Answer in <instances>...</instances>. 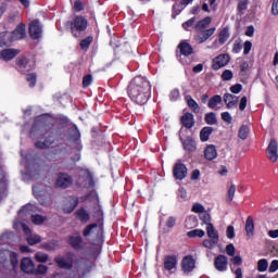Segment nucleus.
Segmentation results:
<instances>
[{
	"label": "nucleus",
	"instance_id": "nucleus-1",
	"mask_svg": "<svg viewBox=\"0 0 278 278\" xmlns=\"http://www.w3.org/2000/svg\"><path fill=\"white\" fill-rule=\"evenodd\" d=\"M128 96L137 105H144L151 97V83L144 76H136L128 86Z\"/></svg>",
	"mask_w": 278,
	"mask_h": 278
},
{
	"label": "nucleus",
	"instance_id": "nucleus-2",
	"mask_svg": "<svg viewBox=\"0 0 278 278\" xmlns=\"http://www.w3.org/2000/svg\"><path fill=\"white\" fill-rule=\"evenodd\" d=\"M49 123H51V117L47 114L39 115L35 118L34 129H41L43 139V141H37L35 143L37 149H49L55 142V128L49 126Z\"/></svg>",
	"mask_w": 278,
	"mask_h": 278
},
{
	"label": "nucleus",
	"instance_id": "nucleus-3",
	"mask_svg": "<svg viewBox=\"0 0 278 278\" xmlns=\"http://www.w3.org/2000/svg\"><path fill=\"white\" fill-rule=\"evenodd\" d=\"M55 263L60 268H65L66 270L81 266V260L77 258L73 253H67L65 256H58Z\"/></svg>",
	"mask_w": 278,
	"mask_h": 278
},
{
	"label": "nucleus",
	"instance_id": "nucleus-4",
	"mask_svg": "<svg viewBox=\"0 0 278 278\" xmlns=\"http://www.w3.org/2000/svg\"><path fill=\"white\" fill-rule=\"evenodd\" d=\"M83 236L91 242H98L103 237V227L97 224H89L84 230Z\"/></svg>",
	"mask_w": 278,
	"mask_h": 278
},
{
	"label": "nucleus",
	"instance_id": "nucleus-5",
	"mask_svg": "<svg viewBox=\"0 0 278 278\" xmlns=\"http://www.w3.org/2000/svg\"><path fill=\"white\" fill-rule=\"evenodd\" d=\"M66 27H70L73 36L75 38H78L76 31H86V28L88 27V20L84 16H76L73 22H67Z\"/></svg>",
	"mask_w": 278,
	"mask_h": 278
},
{
	"label": "nucleus",
	"instance_id": "nucleus-6",
	"mask_svg": "<svg viewBox=\"0 0 278 278\" xmlns=\"http://www.w3.org/2000/svg\"><path fill=\"white\" fill-rule=\"evenodd\" d=\"M68 144L70 147H72L73 149H75V151H81V149L84 148L81 146V134H79V129L77 128V126H74L72 128H70L68 130Z\"/></svg>",
	"mask_w": 278,
	"mask_h": 278
},
{
	"label": "nucleus",
	"instance_id": "nucleus-7",
	"mask_svg": "<svg viewBox=\"0 0 278 278\" xmlns=\"http://www.w3.org/2000/svg\"><path fill=\"white\" fill-rule=\"evenodd\" d=\"M9 34L13 42H16V40H24V38H27V27L25 24L21 23Z\"/></svg>",
	"mask_w": 278,
	"mask_h": 278
},
{
	"label": "nucleus",
	"instance_id": "nucleus-8",
	"mask_svg": "<svg viewBox=\"0 0 278 278\" xmlns=\"http://www.w3.org/2000/svg\"><path fill=\"white\" fill-rule=\"evenodd\" d=\"M173 175L176 179L182 181V179H186V177H188V167H186V164L181 163V161H178L174 165Z\"/></svg>",
	"mask_w": 278,
	"mask_h": 278
},
{
	"label": "nucleus",
	"instance_id": "nucleus-9",
	"mask_svg": "<svg viewBox=\"0 0 278 278\" xmlns=\"http://www.w3.org/2000/svg\"><path fill=\"white\" fill-rule=\"evenodd\" d=\"M16 70L18 73H29L34 71V64L26 56H20L16 59Z\"/></svg>",
	"mask_w": 278,
	"mask_h": 278
},
{
	"label": "nucleus",
	"instance_id": "nucleus-10",
	"mask_svg": "<svg viewBox=\"0 0 278 278\" xmlns=\"http://www.w3.org/2000/svg\"><path fill=\"white\" fill-rule=\"evenodd\" d=\"M198 31V36L194 37L195 42L198 45H203V42H207L212 36L216 33V27H212L205 30H195Z\"/></svg>",
	"mask_w": 278,
	"mask_h": 278
},
{
	"label": "nucleus",
	"instance_id": "nucleus-11",
	"mask_svg": "<svg viewBox=\"0 0 278 278\" xmlns=\"http://www.w3.org/2000/svg\"><path fill=\"white\" fill-rule=\"evenodd\" d=\"M56 188H71L73 186V177L66 173H60L55 181Z\"/></svg>",
	"mask_w": 278,
	"mask_h": 278
},
{
	"label": "nucleus",
	"instance_id": "nucleus-12",
	"mask_svg": "<svg viewBox=\"0 0 278 278\" xmlns=\"http://www.w3.org/2000/svg\"><path fill=\"white\" fill-rule=\"evenodd\" d=\"M231 60V56L229 54H219L215 59H213V71H220V68H224V66H227L229 64V61Z\"/></svg>",
	"mask_w": 278,
	"mask_h": 278
},
{
	"label": "nucleus",
	"instance_id": "nucleus-13",
	"mask_svg": "<svg viewBox=\"0 0 278 278\" xmlns=\"http://www.w3.org/2000/svg\"><path fill=\"white\" fill-rule=\"evenodd\" d=\"M29 34L34 40L42 37V24H40V21L35 20L29 24Z\"/></svg>",
	"mask_w": 278,
	"mask_h": 278
},
{
	"label": "nucleus",
	"instance_id": "nucleus-14",
	"mask_svg": "<svg viewBox=\"0 0 278 278\" xmlns=\"http://www.w3.org/2000/svg\"><path fill=\"white\" fill-rule=\"evenodd\" d=\"M21 53V50L14 49V48H7L0 51V60H3L4 62H11V60H14L16 55Z\"/></svg>",
	"mask_w": 278,
	"mask_h": 278
},
{
	"label": "nucleus",
	"instance_id": "nucleus-15",
	"mask_svg": "<svg viewBox=\"0 0 278 278\" xmlns=\"http://www.w3.org/2000/svg\"><path fill=\"white\" fill-rule=\"evenodd\" d=\"M278 144L277 140L271 139L267 147V157L270 162H277L278 160Z\"/></svg>",
	"mask_w": 278,
	"mask_h": 278
},
{
	"label": "nucleus",
	"instance_id": "nucleus-16",
	"mask_svg": "<svg viewBox=\"0 0 278 278\" xmlns=\"http://www.w3.org/2000/svg\"><path fill=\"white\" fill-rule=\"evenodd\" d=\"M228 264H229V260L227 258V256L223 254L217 255L214 261V266L216 270H218L219 273H225V270H227Z\"/></svg>",
	"mask_w": 278,
	"mask_h": 278
},
{
	"label": "nucleus",
	"instance_id": "nucleus-17",
	"mask_svg": "<svg viewBox=\"0 0 278 278\" xmlns=\"http://www.w3.org/2000/svg\"><path fill=\"white\" fill-rule=\"evenodd\" d=\"M223 101L226 103L228 110H232V108H238L239 98L231 93H225Z\"/></svg>",
	"mask_w": 278,
	"mask_h": 278
},
{
	"label": "nucleus",
	"instance_id": "nucleus-18",
	"mask_svg": "<svg viewBox=\"0 0 278 278\" xmlns=\"http://www.w3.org/2000/svg\"><path fill=\"white\" fill-rule=\"evenodd\" d=\"M195 262L192 256H186L181 262V269L184 273H192L194 270Z\"/></svg>",
	"mask_w": 278,
	"mask_h": 278
},
{
	"label": "nucleus",
	"instance_id": "nucleus-19",
	"mask_svg": "<svg viewBox=\"0 0 278 278\" xmlns=\"http://www.w3.org/2000/svg\"><path fill=\"white\" fill-rule=\"evenodd\" d=\"M180 140L185 151H188L189 153H194V151H197V142L192 137H187L186 140L180 138Z\"/></svg>",
	"mask_w": 278,
	"mask_h": 278
},
{
	"label": "nucleus",
	"instance_id": "nucleus-20",
	"mask_svg": "<svg viewBox=\"0 0 278 278\" xmlns=\"http://www.w3.org/2000/svg\"><path fill=\"white\" fill-rule=\"evenodd\" d=\"M164 268L165 270H175L177 268V256L168 255L164 258Z\"/></svg>",
	"mask_w": 278,
	"mask_h": 278
},
{
	"label": "nucleus",
	"instance_id": "nucleus-21",
	"mask_svg": "<svg viewBox=\"0 0 278 278\" xmlns=\"http://www.w3.org/2000/svg\"><path fill=\"white\" fill-rule=\"evenodd\" d=\"M178 49L181 53V55H185L188 58V55H192L194 53V49H192V46L188 43V41H182L179 43Z\"/></svg>",
	"mask_w": 278,
	"mask_h": 278
},
{
	"label": "nucleus",
	"instance_id": "nucleus-22",
	"mask_svg": "<svg viewBox=\"0 0 278 278\" xmlns=\"http://www.w3.org/2000/svg\"><path fill=\"white\" fill-rule=\"evenodd\" d=\"M204 157L210 162H212V160H216V157H218V152L216 151V147L213 144L207 146L204 150Z\"/></svg>",
	"mask_w": 278,
	"mask_h": 278
},
{
	"label": "nucleus",
	"instance_id": "nucleus-23",
	"mask_svg": "<svg viewBox=\"0 0 278 278\" xmlns=\"http://www.w3.org/2000/svg\"><path fill=\"white\" fill-rule=\"evenodd\" d=\"M12 38L10 36L9 31H2L0 33V48L3 49V47H12Z\"/></svg>",
	"mask_w": 278,
	"mask_h": 278
},
{
	"label": "nucleus",
	"instance_id": "nucleus-24",
	"mask_svg": "<svg viewBox=\"0 0 278 278\" xmlns=\"http://www.w3.org/2000/svg\"><path fill=\"white\" fill-rule=\"evenodd\" d=\"M181 123L187 129H192V127H194V115H192V113H186L181 117Z\"/></svg>",
	"mask_w": 278,
	"mask_h": 278
},
{
	"label": "nucleus",
	"instance_id": "nucleus-25",
	"mask_svg": "<svg viewBox=\"0 0 278 278\" xmlns=\"http://www.w3.org/2000/svg\"><path fill=\"white\" fill-rule=\"evenodd\" d=\"M211 23H212V17H210V16L204 17L203 20H200L195 24L194 29H195V31L205 30V29H207V27H210Z\"/></svg>",
	"mask_w": 278,
	"mask_h": 278
},
{
	"label": "nucleus",
	"instance_id": "nucleus-26",
	"mask_svg": "<svg viewBox=\"0 0 278 278\" xmlns=\"http://www.w3.org/2000/svg\"><path fill=\"white\" fill-rule=\"evenodd\" d=\"M21 268L23 273H34V262L30 258H23Z\"/></svg>",
	"mask_w": 278,
	"mask_h": 278
},
{
	"label": "nucleus",
	"instance_id": "nucleus-27",
	"mask_svg": "<svg viewBox=\"0 0 278 278\" xmlns=\"http://www.w3.org/2000/svg\"><path fill=\"white\" fill-rule=\"evenodd\" d=\"M220 103H223V98L216 94L208 100L207 106L210 110H220V108H218Z\"/></svg>",
	"mask_w": 278,
	"mask_h": 278
},
{
	"label": "nucleus",
	"instance_id": "nucleus-28",
	"mask_svg": "<svg viewBox=\"0 0 278 278\" xmlns=\"http://www.w3.org/2000/svg\"><path fill=\"white\" fill-rule=\"evenodd\" d=\"M81 242H84V240L81 239V236H79V235H74V236L70 237V244L76 251H79V249H81Z\"/></svg>",
	"mask_w": 278,
	"mask_h": 278
},
{
	"label": "nucleus",
	"instance_id": "nucleus-29",
	"mask_svg": "<svg viewBox=\"0 0 278 278\" xmlns=\"http://www.w3.org/2000/svg\"><path fill=\"white\" fill-rule=\"evenodd\" d=\"M213 131H214V128H212L210 126L202 128L200 131V140L202 142H207V140H210V136H212Z\"/></svg>",
	"mask_w": 278,
	"mask_h": 278
},
{
	"label": "nucleus",
	"instance_id": "nucleus-30",
	"mask_svg": "<svg viewBox=\"0 0 278 278\" xmlns=\"http://www.w3.org/2000/svg\"><path fill=\"white\" fill-rule=\"evenodd\" d=\"M77 205H79V199L73 197V198H70L68 200V206H65L64 207V212L66 214H71L75 211V207H77Z\"/></svg>",
	"mask_w": 278,
	"mask_h": 278
},
{
	"label": "nucleus",
	"instance_id": "nucleus-31",
	"mask_svg": "<svg viewBox=\"0 0 278 278\" xmlns=\"http://www.w3.org/2000/svg\"><path fill=\"white\" fill-rule=\"evenodd\" d=\"M186 100L188 106L190 108V110H192V112H194V114H199V112H201V106H199V103H197V101L192 99V97L187 96Z\"/></svg>",
	"mask_w": 278,
	"mask_h": 278
},
{
	"label": "nucleus",
	"instance_id": "nucleus-32",
	"mask_svg": "<svg viewBox=\"0 0 278 278\" xmlns=\"http://www.w3.org/2000/svg\"><path fill=\"white\" fill-rule=\"evenodd\" d=\"M206 233L210 239L219 240L218 230H216V228H214L213 224H208L206 226Z\"/></svg>",
	"mask_w": 278,
	"mask_h": 278
},
{
	"label": "nucleus",
	"instance_id": "nucleus-33",
	"mask_svg": "<svg viewBox=\"0 0 278 278\" xmlns=\"http://www.w3.org/2000/svg\"><path fill=\"white\" fill-rule=\"evenodd\" d=\"M229 27H224L218 35L219 45H225L229 40Z\"/></svg>",
	"mask_w": 278,
	"mask_h": 278
},
{
	"label": "nucleus",
	"instance_id": "nucleus-34",
	"mask_svg": "<svg viewBox=\"0 0 278 278\" xmlns=\"http://www.w3.org/2000/svg\"><path fill=\"white\" fill-rule=\"evenodd\" d=\"M254 230H255V224L253 222V217L249 216L245 222L247 236H253Z\"/></svg>",
	"mask_w": 278,
	"mask_h": 278
},
{
	"label": "nucleus",
	"instance_id": "nucleus-35",
	"mask_svg": "<svg viewBox=\"0 0 278 278\" xmlns=\"http://www.w3.org/2000/svg\"><path fill=\"white\" fill-rule=\"evenodd\" d=\"M76 215H77V218H79V220L81 223H88V220H90V214L85 208L78 210L76 212Z\"/></svg>",
	"mask_w": 278,
	"mask_h": 278
},
{
	"label": "nucleus",
	"instance_id": "nucleus-36",
	"mask_svg": "<svg viewBox=\"0 0 278 278\" xmlns=\"http://www.w3.org/2000/svg\"><path fill=\"white\" fill-rule=\"evenodd\" d=\"M80 201L84 203L85 201H93V203H99V194L97 192L91 191L90 193L83 195Z\"/></svg>",
	"mask_w": 278,
	"mask_h": 278
},
{
	"label": "nucleus",
	"instance_id": "nucleus-37",
	"mask_svg": "<svg viewBox=\"0 0 278 278\" xmlns=\"http://www.w3.org/2000/svg\"><path fill=\"white\" fill-rule=\"evenodd\" d=\"M204 121L206 125H217L218 119L216 118V113L210 112L205 114Z\"/></svg>",
	"mask_w": 278,
	"mask_h": 278
},
{
	"label": "nucleus",
	"instance_id": "nucleus-38",
	"mask_svg": "<svg viewBox=\"0 0 278 278\" xmlns=\"http://www.w3.org/2000/svg\"><path fill=\"white\" fill-rule=\"evenodd\" d=\"M9 257H10V264L12 269L16 268L18 266V254L16 252H8Z\"/></svg>",
	"mask_w": 278,
	"mask_h": 278
},
{
	"label": "nucleus",
	"instance_id": "nucleus-39",
	"mask_svg": "<svg viewBox=\"0 0 278 278\" xmlns=\"http://www.w3.org/2000/svg\"><path fill=\"white\" fill-rule=\"evenodd\" d=\"M257 270L258 273H266L268 270V260L262 258L257 262Z\"/></svg>",
	"mask_w": 278,
	"mask_h": 278
},
{
	"label": "nucleus",
	"instance_id": "nucleus-40",
	"mask_svg": "<svg viewBox=\"0 0 278 278\" xmlns=\"http://www.w3.org/2000/svg\"><path fill=\"white\" fill-rule=\"evenodd\" d=\"M249 126L242 125L239 129V138L240 140H247L249 138Z\"/></svg>",
	"mask_w": 278,
	"mask_h": 278
},
{
	"label": "nucleus",
	"instance_id": "nucleus-41",
	"mask_svg": "<svg viewBox=\"0 0 278 278\" xmlns=\"http://www.w3.org/2000/svg\"><path fill=\"white\" fill-rule=\"evenodd\" d=\"M27 242H28V244L34 247V244H38V243L42 242V238H40V236H38V235H29L27 237Z\"/></svg>",
	"mask_w": 278,
	"mask_h": 278
},
{
	"label": "nucleus",
	"instance_id": "nucleus-42",
	"mask_svg": "<svg viewBox=\"0 0 278 278\" xmlns=\"http://www.w3.org/2000/svg\"><path fill=\"white\" fill-rule=\"evenodd\" d=\"M200 219L202 220V223H204V225H212V216L210 215V213H207V211H204L200 214Z\"/></svg>",
	"mask_w": 278,
	"mask_h": 278
},
{
	"label": "nucleus",
	"instance_id": "nucleus-43",
	"mask_svg": "<svg viewBox=\"0 0 278 278\" xmlns=\"http://www.w3.org/2000/svg\"><path fill=\"white\" fill-rule=\"evenodd\" d=\"M216 244H218V239H205L203 241L205 249H216Z\"/></svg>",
	"mask_w": 278,
	"mask_h": 278
},
{
	"label": "nucleus",
	"instance_id": "nucleus-44",
	"mask_svg": "<svg viewBox=\"0 0 278 278\" xmlns=\"http://www.w3.org/2000/svg\"><path fill=\"white\" fill-rule=\"evenodd\" d=\"M35 260L37 262H40L41 264H45L49 261V255L45 252H37L35 255Z\"/></svg>",
	"mask_w": 278,
	"mask_h": 278
},
{
	"label": "nucleus",
	"instance_id": "nucleus-45",
	"mask_svg": "<svg viewBox=\"0 0 278 278\" xmlns=\"http://www.w3.org/2000/svg\"><path fill=\"white\" fill-rule=\"evenodd\" d=\"M189 238H203L205 236V231L201 229H194L187 233Z\"/></svg>",
	"mask_w": 278,
	"mask_h": 278
},
{
	"label": "nucleus",
	"instance_id": "nucleus-46",
	"mask_svg": "<svg viewBox=\"0 0 278 278\" xmlns=\"http://www.w3.org/2000/svg\"><path fill=\"white\" fill-rule=\"evenodd\" d=\"M90 45H92V37H87L80 41V48L83 51H88Z\"/></svg>",
	"mask_w": 278,
	"mask_h": 278
},
{
	"label": "nucleus",
	"instance_id": "nucleus-47",
	"mask_svg": "<svg viewBox=\"0 0 278 278\" xmlns=\"http://www.w3.org/2000/svg\"><path fill=\"white\" fill-rule=\"evenodd\" d=\"M34 210H36V206H34L33 204H27L18 211V214H25L27 216L28 214H31Z\"/></svg>",
	"mask_w": 278,
	"mask_h": 278
},
{
	"label": "nucleus",
	"instance_id": "nucleus-48",
	"mask_svg": "<svg viewBox=\"0 0 278 278\" xmlns=\"http://www.w3.org/2000/svg\"><path fill=\"white\" fill-rule=\"evenodd\" d=\"M45 220H47V217L42 215H31V223H34V225H42Z\"/></svg>",
	"mask_w": 278,
	"mask_h": 278
},
{
	"label": "nucleus",
	"instance_id": "nucleus-49",
	"mask_svg": "<svg viewBox=\"0 0 278 278\" xmlns=\"http://www.w3.org/2000/svg\"><path fill=\"white\" fill-rule=\"evenodd\" d=\"M33 194L38 199V201H41L45 191L40 190V187L38 186H33Z\"/></svg>",
	"mask_w": 278,
	"mask_h": 278
},
{
	"label": "nucleus",
	"instance_id": "nucleus-50",
	"mask_svg": "<svg viewBox=\"0 0 278 278\" xmlns=\"http://www.w3.org/2000/svg\"><path fill=\"white\" fill-rule=\"evenodd\" d=\"M222 79L224 81H231V79H233V72H231V70L224 71L222 74Z\"/></svg>",
	"mask_w": 278,
	"mask_h": 278
},
{
	"label": "nucleus",
	"instance_id": "nucleus-51",
	"mask_svg": "<svg viewBox=\"0 0 278 278\" xmlns=\"http://www.w3.org/2000/svg\"><path fill=\"white\" fill-rule=\"evenodd\" d=\"M197 17H191L189 21L182 23V28L186 29V31H190V27H193Z\"/></svg>",
	"mask_w": 278,
	"mask_h": 278
},
{
	"label": "nucleus",
	"instance_id": "nucleus-52",
	"mask_svg": "<svg viewBox=\"0 0 278 278\" xmlns=\"http://www.w3.org/2000/svg\"><path fill=\"white\" fill-rule=\"evenodd\" d=\"M248 7H249V1L248 0H241L238 3L237 10H238V12L243 14L244 10H247Z\"/></svg>",
	"mask_w": 278,
	"mask_h": 278
},
{
	"label": "nucleus",
	"instance_id": "nucleus-53",
	"mask_svg": "<svg viewBox=\"0 0 278 278\" xmlns=\"http://www.w3.org/2000/svg\"><path fill=\"white\" fill-rule=\"evenodd\" d=\"M166 227H168V229H173V227H175V225H177V218L174 216H169L165 223Z\"/></svg>",
	"mask_w": 278,
	"mask_h": 278
},
{
	"label": "nucleus",
	"instance_id": "nucleus-54",
	"mask_svg": "<svg viewBox=\"0 0 278 278\" xmlns=\"http://www.w3.org/2000/svg\"><path fill=\"white\" fill-rule=\"evenodd\" d=\"M251 49H253V43L251 41H245L243 45V55H249Z\"/></svg>",
	"mask_w": 278,
	"mask_h": 278
},
{
	"label": "nucleus",
	"instance_id": "nucleus-55",
	"mask_svg": "<svg viewBox=\"0 0 278 278\" xmlns=\"http://www.w3.org/2000/svg\"><path fill=\"white\" fill-rule=\"evenodd\" d=\"M233 197H236V185H231L228 189V201L231 203L233 201Z\"/></svg>",
	"mask_w": 278,
	"mask_h": 278
},
{
	"label": "nucleus",
	"instance_id": "nucleus-56",
	"mask_svg": "<svg viewBox=\"0 0 278 278\" xmlns=\"http://www.w3.org/2000/svg\"><path fill=\"white\" fill-rule=\"evenodd\" d=\"M226 236L229 240H233L236 238V231L233 229V226H228L226 230Z\"/></svg>",
	"mask_w": 278,
	"mask_h": 278
},
{
	"label": "nucleus",
	"instance_id": "nucleus-57",
	"mask_svg": "<svg viewBox=\"0 0 278 278\" xmlns=\"http://www.w3.org/2000/svg\"><path fill=\"white\" fill-rule=\"evenodd\" d=\"M26 80L28 81L30 88H34V86H36V74H28L26 76Z\"/></svg>",
	"mask_w": 278,
	"mask_h": 278
},
{
	"label": "nucleus",
	"instance_id": "nucleus-58",
	"mask_svg": "<svg viewBox=\"0 0 278 278\" xmlns=\"http://www.w3.org/2000/svg\"><path fill=\"white\" fill-rule=\"evenodd\" d=\"M192 212H195V214H203V212H205V207H203V205L200 203H195L192 206Z\"/></svg>",
	"mask_w": 278,
	"mask_h": 278
},
{
	"label": "nucleus",
	"instance_id": "nucleus-59",
	"mask_svg": "<svg viewBox=\"0 0 278 278\" xmlns=\"http://www.w3.org/2000/svg\"><path fill=\"white\" fill-rule=\"evenodd\" d=\"M92 84V75H87L83 78V88H88Z\"/></svg>",
	"mask_w": 278,
	"mask_h": 278
},
{
	"label": "nucleus",
	"instance_id": "nucleus-60",
	"mask_svg": "<svg viewBox=\"0 0 278 278\" xmlns=\"http://www.w3.org/2000/svg\"><path fill=\"white\" fill-rule=\"evenodd\" d=\"M226 253L230 257H233V255H236V247H233V243H230L226 247Z\"/></svg>",
	"mask_w": 278,
	"mask_h": 278
},
{
	"label": "nucleus",
	"instance_id": "nucleus-61",
	"mask_svg": "<svg viewBox=\"0 0 278 278\" xmlns=\"http://www.w3.org/2000/svg\"><path fill=\"white\" fill-rule=\"evenodd\" d=\"M230 92H232V94H240V92H242V85L236 84L235 86H231Z\"/></svg>",
	"mask_w": 278,
	"mask_h": 278
},
{
	"label": "nucleus",
	"instance_id": "nucleus-62",
	"mask_svg": "<svg viewBox=\"0 0 278 278\" xmlns=\"http://www.w3.org/2000/svg\"><path fill=\"white\" fill-rule=\"evenodd\" d=\"M170 101H177L179 99V89H174L169 93Z\"/></svg>",
	"mask_w": 278,
	"mask_h": 278
},
{
	"label": "nucleus",
	"instance_id": "nucleus-63",
	"mask_svg": "<svg viewBox=\"0 0 278 278\" xmlns=\"http://www.w3.org/2000/svg\"><path fill=\"white\" fill-rule=\"evenodd\" d=\"M278 270V261L274 260L269 265V273H277Z\"/></svg>",
	"mask_w": 278,
	"mask_h": 278
},
{
	"label": "nucleus",
	"instance_id": "nucleus-64",
	"mask_svg": "<svg viewBox=\"0 0 278 278\" xmlns=\"http://www.w3.org/2000/svg\"><path fill=\"white\" fill-rule=\"evenodd\" d=\"M271 14H274V16H277V14H278V0H274L273 1Z\"/></svg>",
	"mask_w": 278,
	"mask_h": 278
}]
</instances>
